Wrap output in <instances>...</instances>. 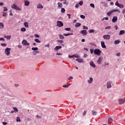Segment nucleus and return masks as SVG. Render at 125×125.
<instances>
[{
  "instance_id": "1",
  "label": "nucleus",
  "mask_w": 125,
  "mask_h": 125,
  "mask_svg": "<svg viewBox=\"0 0 125 125\" xmlns=\"http://www.w3.org/2000/svg\"><path fill=\"white\" fill-rule=\"evenodd\" d=\"M114 12H119V13H121V11H120V9H113L108 12L107 13V14L108 16H110L111 14H112V13H114Z\"/></svg>"
},
{
  "instance_id": "2",
  "label": "nucleus",
  "mask_w": 125,
  "mask_h": 125,
  "mask_svg": "<svg viewBox=\"0 0 125 125\" xmlns=\"http://www.w3.org/2000/svg\"><path fill=\"white\" fill-rule=\"evenodd\" d=\"M10 50H11V48H6L5 49V54L8 56V55H10Z\"/></svg>"
},
{
  "instance_id": "3",
  "label": "nucleus",
  "mask_w": 125,
  "mask_h": 125,
  "mask_svg": "<svg viewBox=\"0 0 125 125\" xmlns=\"http://www.w3.org/2000/svg\"><path fill=\"white\" fill-rule=\"evenodd\" d=\"M94 54H96V55H99L101 53V50H100L99 49H95L94 51Z\"/></svg>"
},
{
  "instance_id": "4",
  "label": "nucleus",
  "mask_w": 125,
  "mask_h": 125,
  "mask_svg": "<svg viewBox=\"0 0 125 125\" xmlns=\"http://www.w3.org/2000/svg\"><path fill=\"white\" fill-rule=\"evenodd\" d=\"M57 26L60 27H63V26H64V24L61 21H58L57 22Z\"/></svg>"
},
{
  "instance_id": "5",
  "label": "nucleus",
  "mask_w": 125,
  "mask_h": 125,
  "mask_svg": "<svg viewBox=\"0 0 125 125\" xmlns=\"http://www.w3.org/2000/svg\"><path fill=\"white\" fill-rule=\"evenodd\" d=\"M12 8H13L14 9H16V10H21V8L18 7V6H17L15 4H14L11 6Z\"/></svg>"
},
{
  "instance_id": "6",
  "label": "nucleus",
  "mask_w": 125,
  "mask_h": 125,
  "mask_svg": "<svg viewBox=\"0 0 125 125\" xmlns=\"http://www.w3.org/2000/svg\"><path fill=\"white\" fill-rule=\"evenodd\" d=\"M103 38L104 40H110V39H111V35H104Z\"/></svg>"
},
{
  "instance_id": "7",
  "label": "nucleus",
  "mask_w": 125,
  "mask_h": 125,
  "mask_svg": "<svg viewBox=\"0 0 125 125\" xmlns=\"http://www.w3.org/2000/svg\"><path fill=\"white\" fill-rule=\"evenodd\" d=\"M119 101V103L120 104V105H121V104H124V103H125V99H119L118 100Z\"/></svg>"
},
{
  "instance_id": "8",
  "label": "nucleus",
  "mask_w": 125,
  "mask_h": 125,
  "mask_svg": "<svg viewBox=\"0 0 125 125\" xmlns=\"http://www.w3.org/2000/svg\"><path fill=\"white\" fill-rule=\"evenodd\" d=\"M22 44L23 45H30V43H28L26 40H23L21 42Z\"/></svg>"
},
{
  "instance_id": "9",
  "label": "nucleus",
  "mask_w": 125,
  "mask_h": 125,
  "mask_svg": "<svg viewBox=\"0 0 125 125\" xmlns=\"http://www.w3.org/2000/svg\"><path fill=\"white\" fill-rule=\"evenodd\" d=\"M81 34H83V36H86V35H87V30H84L81 31Z\"/></svg>"
},
{
  "instance_id": "10",
  "label": "nucleus",
  "mask_w": 125,
  "mask_h": 125,
  "mask_svg": "<svg viewBox=\"0 0 125 125\" xmlns=\"http://www.w3.org/2000/svg\"><path fill=\"white\" fill-rule=\"evenodd\" d=\"M61 48H62V46H56L54 48V50L55 51H58V50H59V49H61Z\"/></svg>"
},
{
  "instance_id": "11",
  "label": "nucleus",
  "mask_w": 125,
  "mask_h": 125,
  "mask_svg": "<svg viewBox=\"0 0 125 125\" xmlns=\"http://www.w3.org/2000/svg\"><path fill=\"white\" fill-rule=\"evenodd\" d=\"M112 21L113 23H116L118 21V17L117 16L113 17Z\"/></svg>"
},
{
  "instance_id": "12",
  "label": "nucleus",
  "mask_w": 125,
  "mask_h": 125,
  "mask_svg": "<svg viewBox=\"0 0 125 125\" xmlns=\"http://www.w3.org/2000/svg\"><path fill=\"white\" fill-rule=\"evenodd\" d=\"M111 82H107L106 83L107 88H111L112 85H111Z\"/></svg>"
},
{
  "instance_id": "13",
  "label": "nucleus",
  "mask_w": 125,
  "mask_h": 125,
  "mask_svg": "<svg viewBox=\"0 0 125 125\" xmlns=\"http://www.w3.org/2000/svg\"><path fill=\"white\" fill-rule=\"evenodd\" d=\"M101 46L103 48H106V45H105V43L104 42V41H102L101 42Z\"/></svg>"
},
{
  "instance_id": "14",
  "label": "nucleus",
  "mask_w": 125,
  "mask_h": 125,
  "mask_svg": "<svg viewBox=\"0 0 125 125\" xmlns=\"http://www.w3.org/2000/svg\"><path fill=\"white\" fill-rule=\"evenodd\" d=\"M102 59H103V58L102 57H99L98 60V61H97V63L98 64H101V62H102Z\"/></svg>"
},
{
  "instance_id": "15",
  "label": "nucleus",
  "mask_w": 125,
  "mask_h": 125,
  "mask_svg": "<svg viewBox=\"0 0 125 125\" xmlns=\"http://www.w3.org/2000/svg\"><path fill=\"white\" fill-rule=\"evenodd\" d=\"M90 65L91 67H93V68H95V67H96L95 64H94V62H90Z\"/></svg>"
},
{
  "instance_id": "16",
  "label": "nucleus",
  "mask_w": 125,
  "mask_h": 125,
  "mask_svg": "<svg viewBox=\"0 0 125 125\" xmlns=\"http://www.w3.org/2000/svg\"><path fill=\"white\" fill-rule=\"evenodd\" d=\"M23 25L25 28H29V22H25L23 23Z\"/></svg>"
},
{
  "instance_id": "17",
  "label": "nucleus",
  "mask_w": 125,
  "mask_h": 125,
  "mask_svg": "<svg viewBox=\"0 0 125 125\" xmlns=\"http://www.w3.org/2000/svg\"><path fill=\"white\" fill-rule=\"evenodd\" d=\"M29 4H30V1H29L28 0H26L25 1L24 5L25 6H29Z\"/></svg>"
},
{
  "instance_id": "18",
  "label": "nucleus",
  "mask_w": 125,
  "mask_h": 125,
  "mask_svg": "<svg viewBox=\"0 0 125 125\" xmlns=\"http://www.w3.org/2000/svg\"><path fill=\"white\" fill-rule=\"evenodd\" d=\"M121 42V41L120 40H115L114 41V44H119Z\"/></svg>"
},
{
  "instance_id": "19",
  "label": "nucleus",
  "mask_w": 125,
  "mask_h": 125,
  "mask_svg": "<svg viewBox=\"0 0 125 125\" xmlns=\"http://www.w3.org/2000/svg\"><path fill=\"white\" fill-rule=\"evenodd\" d=\"M76 60V61L79 62V63H82V62H83V59H77Z\"/></svg>"
},
{
  "instance_id": "20",
  "label": "nucleus",
  "mask_w": 125,
  "mask_h": 125,
  "mask_svg": "<svg viewBox=\"0 0 125 125\" xmlns=\"http://www.w3.org/2000/svg\"><path fill=\"white\" fill-rule=\"evenodd\" d=\"M58 8H61V7L63 6V5L61 2H58Z\"/></svg>"
},
{
  "instance_id": "21",
  "label": "nucleus",
  "mask_w": 125,
  "mask_h": 125,
  "mask_svg": "<svg viewBox=\"0 0 125 125\" xmlns=\"http://www.w3.org/2000/svg\"><path fill=\"white\" fill-rule=\"evenodd\" d=\"M72 35H74V34L73 33L63 34V36H64L65 37H68V36H72Z\"/></svg>"
},
{
  "instance_id": "22",
  "label": "nucleus",
  "mask_w": 125,
  "mask_h": 125,
  "mask_svg": "<svg viewBox=\"0 0 125 125\" xmlns=\"http://www.w3.org/2000/svg\"><path fill=\"white\" fill-rule=\"evenodd\" d=\"M59 37H60V39L61 40H64V39H65V37H64V36H63L62 34H59Z\"/></svg>"
},
{
  "instance_id": "23",
  "label": "nucleus",
  "mask_w": 125,
  "mask_h": 125,
  "mask_svg": "<svg viewBox=\"0 0 125 125\" xmlns=\"http://www.w3.org/2000/svg\"><path fill=\"white\" fill-rule=\"evenodd\" d=\"M125 32V30H121L119 32V36H122V35H124Z\"/></svg>"
},
{
  "instance_id": "24",
  "label": "nucleus",
  "mask_w": 125,
  "mask_h": 125,
  "mask_svg": "<svg viewBox=\"0 0 125 125\" xmlns=\"http://www.w3.org/2000/svg\"><path fill=\"white\" fill-rule=\"evenodd\" d=\"M81 25L80 23L77 22L75 24V28H78V27H80Z\"/></svg>"
},
{
  "instance_id": "25",
  "label": "nucleus",
  "mask_w": 125,
  "mask_h": 125,
  "mask_svg": "<svg viewBox=\"0 0 125 125\" xmlns=\"http://www.w3.org/2000/svg\"><path fill=\"white\" fill-rule=\"evenodd\" d=\"M37 8H43V6H42V4H39L37 5Z\"/></svg>"
},
{
  "instance_id": "26",
  "label": "nucleus",
  "mask_w": 125,
  "mask_h": 125,
  "mask_svg": "<svg viewBox=\"0 0 125 125\" xmlns=\"http://www.w3.org/2000/svg\"><path fill=\"white\" fill-rule=\"evenodd\" d=\"M112 123H113V119L111 117H109L108 119V123L112 124Z\"/></svg>"
},
{
  "instance_id": "27",
  "label": "nucleus",
  "mask_w": 125,
  "mask_h": 125,
  "mask_svg": "<svg viewBox=\"0 0 125 125\" xmlns=\"http://www.w3.org/2000/svg\"><path fill=\"white\" fill-rule=\"evenodd\" d=\"M92 115L93 116H96L97 115V112H96L94 110H92Z\"/></svg>"
},
{
  "instance_id": "28",
  "label": "nucleus",
  "mask_w": 125,
  "mask_h": 125,
  "mask_svg": "<svg viewBox=\"0 0 125 125\" xmlns=\"http://www.w3.org/2000/svg\"><path fill=\"white\" fill-rule=\"evenodd\" d=\"M4 25L2 22H0V29H2L4 28Z\"/></svg>"
},
{
  "instance_id": "29",
  "label": "nucleus",
  "mask_w": 125,
  "mask_h": 125,
  "mask_svg": "<svg viewBox=\"0 0 125 125\" xmlns=\"http://www.w3.org/2000/svg\"><path fill=\"white\" fill-rule=\"evenodd\" d=\"M2 16H3V17H6V16H7V13L5 12H2Z\"/></svg>"
},
{
  "instance_id": "30",
  "label": "nucleus",
  "mask_w": 125,
  "mask_h": 125,
  "mask_svg": "<svg viewBox=\"0 0 125 125\" xmlns=\"http://www.w3.org/2000/svg\"><path fill=\"white\" fill-rule=\"evenodd\" d=\"M92 81H93V79H92V78H90L89 80H88V83H92Z\"/></svg>"
},
{
  "instance_id": "31",
  "label": "nucleus",
  "mask_w": 125,
  "mask_h": 125,
  "mask_svg": "<svg viewBox=\"0 0 125 125\" xmlns=\"http://www.w3.org/2000/svg\"><path fill=\"white\" fill-rule=\"evenodd\" d=\"M4 38H5V39H7V40H10V39H11V36H5Z\"/></svg>"
},
{
  "instance_id": "32",
  "label": "nucleus",
  "mask_w": 125,
  "mask_h": 125,
  "mask_svg": "<svg viewBox=\"0 0 125 125\" xmlns=\"http://www.w3.org/2000/svg\"><path fill=\"white\" fill-rule=\"evenodd\" d=\"M94 32H95V30L94 29H90V30H89V34L94 33Z\"/></svg>"
},
{
  "instance_id": "33",
  "label": "nucleus",
  "mask_w": 125,
  "mask_h": 125,
  "mask_svg": "<svg viewBox=\"0 0 125 125\" xmlns=\"http://www.w3.org/2000/svg\"><path fill=\"white\" fill-rule=\"evenodd\" d=\"M21 32H26V28L25 27H22L21 29Z\"/></svg>"
},
{
  "instance_id": "34",
  "label": "nucleus",
  "mask_w": 125,
  "mask_h": 125,
  "mask_svg": "<svg viewBox=\"0 0 125 125\" xmlns=\"http://www.w3.org/2000/svg\"><path fill=\"white\" fill-rule=\"evenodd\" d=\"M32 50L36 51V50H39V48L38 47H32Z\"/></svg>"
},
{
  "instance_id": "35",
  "label": "nucleus",
  "mask_w": 125,
  "mask_h": 125,
  "mask_svg": "<svg viewBox=\"0 0 125 125\" xmlns=\"http://www.w3.org/2000/svg\"><path fill=\"white\" fill-rule=\"evenodd\" d=\"M57 42H59V43H62V42H64V41L63 40H57Z\"/></svg>"
},
{
  "instance_id": "36",
  "label": "nucleus",
  "mask_w": 125,
  "mask_h": 125,
  "mask_svg": "<svg viewBox=\"0 0 125 125\" xmlns=\"http://www.w3.org/2000/svg\"><path fill=\"white\" fill-rule=\"evenodd\" d=\"M35 42H38V43H41V41H40V40H39L38 39H35Z\"/></svg>"
},
{
  "instance_id": "37",
  "label": "nucleus",
  "mask_w": 125,
  "mask_h": 125,
  "mask_svg": "<svg viewBox=\"0 0 125 125\" xmlns=\"http://www.w3.org/2000/svg\"><path fill=\"white\" fill-rule=\"evenodd\" d=\"M61 11L62 13H64L65 12V9L64 8H62L61 10Z\"/></svg>"
},
{
  "instance_id": "38",
  "label": "nucleus",
  "mask_w": 125,
  "mask_h": 125,
  "mask_svg": "<svg viewBox=\"0 0 125 125\" xmlns=\"http://www.w3.org/2000/svg\"><path fill=\"white\" fill-rule=\"evenodd\" d=\"M17 122H21V120H20V117H17L16 119Z\"/></svg>"
},
{
  "instance_id": "39",
  "label": "nucleus",
  "mask_w": 125,
  "mask_h": 125,
  "mask_svg": "<svg viewBox=\"0 0 125 125\" xmlns=\"http://www.w3.org/2000/svg\"><path fill=\"white\" fill-rule=\"evenodd\" d=\"M115 5H116V6L119 7V6L120 5V3H119V2L118 1H117L115 3Z\"/></svg>"
},
{
  "instance_id": "40",
  "label": "nucleus",
  "mask_w": 125,
  "mask_h": 125,
  "mask_svg": "<svg viewBox=\"0 0 125 125\" xmlns=\"http://www.w3.org/2000/svg\"><path fill=\"white\" fill-rule=\"evenodd\" d=\"M83 29L84 30H88V27H87V26H85V25L83 26Z\"/></svg>"
},
{
  "instance_id": "41",
  "label": "nucleus",
  "mask_w": 125,
  "mask_h": 125,
  "mask_svg": "<svg viewBox=\"0 0 125 125\" xmlns=\"http://www.w3.org/2000/svg\"><path fill=\"white\" fill-rule=\"evenodd\" d=\"M118 7H120V8H124V5H123V4H119Z\"/></svg>"
},
{
  "instance_id": "42",
  "label": "nucleus",
  "mask_w": 125,
  "mask_h": 125,
  "mask_svg": "<svg viewBox=\"0 0 125 125\" xmlns=\"http://www.w3.org/2000/svg\"><path fill=\"white\" fill-rule=\"evenodd\" d=\"M80 17H81V18H82V19H84L85 18V16H84L83 15H81L80 16Z\"/></svg>"
},
{
  "instance_id": "43",
  "label": "nucleus",
  "mask_w": 125,
  "mask_h": 125,
  "mask_svg": "<svg viewBox=\"0 0 125 125\" xmlns=\"http://www.w3.org/2000/svg\"><path fill=\"white\" fill-rule=\"evenodd\" d=\"M90 6H91V7H92L93 8H94L95 7L94 4L91 3L90 4Z\"/></svg>"
},
{
  "instance_id": "44",
  "label": "nucleus",
  "mask_w": 125,
  "mask_h": 125,
  "mask_svg": "<svg viewBox=\"0 0 125 125\" xmlns=\"http://www.w3.org/2000/svg\"><path fill=\"white\" fill-rule=\"evenodd\" d=\"M64 30L65 31H71V28H64Z\"/></svg>"
},
{
  "instance_id": "45",
  "label": "nucleus",
  "mask_w": 125,
  "mask_h": 125,
  "mask_svg": "<svg viewBox=\"0 0 125 125\" xmlns=\"http://www.w3.org/2000/svg\"><path fill=\"white\" fill-rule=\"evenodd\" d=\"M111 29V26H107V27H105V30H107V29Z\"/></svg>"
},
{
  "instance_id": "46",
  "label": "nucleus",
  "mask_w": 125,
  "mask_h": 125,
  "mask_svg": "<svg viewBox=\"0 0 125 125\" xmlns=\"http://www.w3.org/2000/svg\"><path fill=\"white\" fill-rule=\"evenodd\" d=\"M3 8H4L3 11H7V10H8V9H7V8H6V7H4Z\"/></svg>"
},
{
  "instance_id": "47",
  "label": "nucleus",
  "mask_w": 125,
  "mask_h": 125,
  "mask_svg": "<svg viewBox=\"0 0 125 125\" xmlns=\"http://www.w3.org/2000/svg\"><path fill=\"white\" fill-rule=\"evenodd\" d=\"M70 85H71V84L67 85H63L62 87L67 88V87H69V86H70Z\"/></svg>"
},
{
  "instance_id": "48",
  "label": "nucleus",
  "mask_w": 125,
  "mask_h": 125,
  "mask_svg": "<svg viewBox=\"0 0 125 125\" xmlns=\"http://www.w3.org/2000/svg\"><path fill=\"white\" fill-rule=\"evenodd\" d=\"M68 57H69V58H74V57H75V55H72V56L69 55V56H68Z\"/></svg>"
},
{
  "instance_id": "49",
  "label": "nucleus",
  "mask_w": 125,
  "mask_h": 125,
  "mask_svg": "<svg viewBox=\"0 0 125 125\" xmlns=\"http://www.w3.org/2000/svg\"><path fill=\"white\" fill-rule=\"evenodd\" d=\"M14 111H15L16 112H18V109L16 107H14L13 108Z\"/></svg>"
},
{
  "instance_id": "50",
  "label": "nucleus",
  "mask_w": 125,
  "mask_h": 125,
  "mask_svg": "<svg viewBox=\"0 0 125 125\" xmlns=\"http://www.w3.org/2000/svg\"><path fill=\"white\" fill-rule=\"evenodd\" d=\"M79 4L80 5H82L83 4V1H81L80 2H79Z\"/></svg>"
},
{
  "instance_id": "51",
  "label": "nucleus",
  "mask_w": 125,
  "mask_h": 125,
  "mask_svg": "<svg viewBox=\"0 0 125 125\" xmlns=\"http://www.w3.org/2000/svg\"><path fill=\"white\" fill-rule=\"evenodd\" d=\"M83 57V58H85L86 57H87V54L84 53Z\"/></svg>"
},
{
  "instance_id": "52",
  "label": "nucleus",
  "mask_w": 125,
  "mask_h": 125,
  "mask_svg": "<svg viewBox=\"0 0 125 125\" xmlns=\"http://www.w3.org/2000/svg\"><path fill=\"white\" fill-rule=\"evenodd\" d=\"M67 16H68V19H71V14H67Z\"/></svg>"
},
{
  "instance_id": "53",
  "label": "nucleus",
  "mask_w": 125,
  "mask_h": 125,
  "mask_svg": "<svg viewBox=\"0 0 125 125\" xmlns=\"http://www.w3.org/2000/svg\"><path fill=\"white\" fill-rule=\"evenodd\" d=\"M1 46H6V43H1Z\"/></svg>"
},
{
  "instance_id": "54",
  "label": "nucleus",
  "mask_w": 125,
  "mask_h": 125,
  "mask_svg": "<svg viewBox=\"0 0 125 125\" xmlns=\"http://www.w3.org/2000/svg\"><path fill=\"white\" fill-rule=\"evenodd\" d=\"M34 52V55H36V54H37V53H39V51H35V52Z\"/></svg>"
},
{
  "instance_id": "55",
  "label": "nucleus",
  "mask_w": 125,
  "mask_h": 125,
  "mask_svg": "<svg viewBox=\"0 0 125 125\" xmlns=\"http://www.w3.org/2000/svg\"><path fill=\"white\" fill-rule=\"evenodd\" d=\"M34 37H35V38H39L40 37V35H39L38 34H35L34 35Z\"/></svg>"
},
{
  "instance_id": "56",
  "label": "nucleus",
  "mask_w": 125,
  "mask_h": 125,
  "mask_svg": "<svg viewBox=\"0 0 125 125\" xmlns=\"http://www.w3.org/2000/svg\"><path fill=\"white\" fill-rule=\"evenodd\" d=\"M90 53L91 54H92V53H93V49H91L90 50Z\"/></svg>"
},
{
  "instance_id": "57",
  "label": "nucleus",
  "mask_w": 125,
  "mask_h": 125,
  "mask_svg": "<svg viewBox=\"0 0 125 125\" xmlns=\"http://www.w3.org/2000/svg\"><path fill=\"white\" fill-rule=\"evenodd\" d=\"M68 80H73V77L70 76L69 78H68Z\"/></svg>"
},
{
  "instance_id": "58",
  "label": "nucleus",
  "mask_w": 125,
  "mask_h": 125,
  "mask_svg": "<svg viewBox=\"0 0 125 125\" xmlns=\"http://www.w3.org/2000/svg\"><path fill=\"white\" fill-rule=\"evenodd\" d=\"M0 41H3V42H4L5 41V40H4L3 38H0Z\"/></svg>"
},
{
  "instance_id": "59",
  "label": "nucleus",
  "mask_w": 125,
  "mask_h": 125,
  "mask_svg": "<svg viewBox=\"0 0 125 125\" xmlns=\"http://www.w3.org/2000/svg\"><path fill=\"white\" fill-rule=\"evenodd\" d=\"M27 121V122H31V118H28Z\"/></svg>"
},
{
  "instance_id": "60",
  "label": "nucleus",
  "mask_w": 125,
  "mask_h": 125,
  "mask_svg": "<svg viewBox=\"0 0 125 125\" xmlns=\"http://www.w3.org/2000/svg\"><path fill=\"white\" fill-rule=\"evenodd\" d=\"M75 7L76 8H79V4H76V5H75Z\"/></svg>"
},
{
  "instance_id": "61",
  "label": "nucleus",
  "mask_w": 125,
  "mask_h": 125,
  "mask_svg": "<svg viewBox=\"0 0 125 125\" xmlns=\"http://www.w3.org/2000/svg\"><path fill=\"white\" fill-rule=\"evenodd\" d=\"M86 114V111H85L83 112V116H85Z\"/></svg>"
},
{
  "instance_id": "62",
  "label": "nucleus",
  "mask_w": 125,
  "mask_h": 125,
  "mask_svg": "<svg viewBox=\"0 0 125 125\" xmlns=\"http://www.w3.org/2000/svg\"><path fill=\"white\" fill-rule=\"evenodd\" d=\"M2 124L3 125H7V123H6V122H2Z\"/></svg>"
},
{
  "instance_id": "63",
  "label": "nucleus",
  "mask_w": 125,
  "mask_h": 125,
  "mask_svg": "<svg viewBox=\"0 0 125 125\" xmlns=\"http://www.w3.org/2000/svg\"><path fill=\"white\" fill-rule=\"evenodd\" d=\"M56 55H62V54L60 53H57Z\"/></svg>"
},
{
  "instance_id": "64",
  "label": "nucleus",
  "mask_w": 125,
  "mask_h": 125,
  "mask_svg": "<svg viewBox=\"0 0 125 125\" xmlns=\"http://www.w3.org/2000/svg\"><path fill=\"white\" fill-rule=\"evenodd\" d=\"M63 4H68V3H67V1H64L63 2Z\"/></svg>"
}]
</instances>
